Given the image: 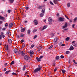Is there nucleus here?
Returning <instances> with one entry per match:
<instances>
[{
    "label": "nucleus",
    "instance_id": "20e7f679",
    "mask_svg": "<svg viewBox=\"0 0 77 77\" xmlns=\"http://www.w3.org/2000/svg\"><path fill=\"white\" fill-rule=\"evenodd\" d=\"M59 20L60 21H64V20H65V18H63V17H60L59 18Z\"/></svg>",
    "mask_w": 77,
    "mask_h": 77
},
{
    "label": "nucleus",
    "instance_id": "4c0bfd02",
    "mask_svg": "<svg viewBox=\"0 0 77 77\" xmlns=\"http://www.w3.org/2000/svg\"><path fill=\"white\" fill-rule=\"evenodd\" d=\"M69 52L68 51H67L66 52V54H69Z\"/></svg>",
    "mask_w": 77,
    "mask_h": 77
},
{
    "label": "nucleus",
    "instance_id": "774afa93",
    "mask_svg": "<svg viewBox=\"0 0 77 77\" xmlns=\"http://www.w3.org/2000/svg\"><path fill=\"white\" fill-rule=\"evenodd\" d=\"M25 66V67H28V66H27V65H25V66Z\"/></svg>",
    "mask_w": 77,
    "mask_h": 77
},
{
    "label": "nucleus",
    "instance_id": "72a5a7b5",
    "mask_svg": "<svg viewBox=\"0 0 77 77\" xmlns=\"http://www.w3.org/2000/svg\"><path fill=\"white\" fill-rule=\"evenodd\" d=\"M12 75H17V74H16V73L14 72H13L12 73Z\"/></svg>",
    "mask_w": 77,
    "mask_h": 77
},
{
    "label": "nucleus",
    "instance_id": "5701e85b",
    "mask_svg": "<svg viewBox=\"0 0 77 77\" xmlns=\"http://www.w3.org/2000/svg\"><path fill=\"white\" fill-rule=\"evenodd\" d=\"M11 3H13L15 0H9Z\"/></svg>",
    "mask_w": 77,
    "mask_h": 77
},
{
    "label": "nucleus",
    "instance_id": "6e6552de",
    "mask_svg": "<svg viewBox=\"0 0 77 77\" xmlns=\"http://www.w3.org/2000/svg\"><path fill=\"white\" fill-rule=\"evenodd\" d=\"M0 20H1L3 21H4L5 20V17H4L0 16Z\"/></svg>",
    "mask_w": 77,
    "mask_h": 77
},
{
    "label": "nucleus",
    "instance_id": "e2e57ef3",
    "mask_svg": "<svg viewBox=\"0 0 77 77\" xmlns=\"http://www.w3.org/2000/svg\"><path fill=\"white\" fill-rule=\"evenodd\" d=\"M21 42H24V40L22 39L21 40Z\"/></svg>",
    "mask_w": 77,
    "mask_h": 77
},
{
    "label": "nucleus",
    "instance_id": "3c124183",
    "mask_svg": "<svg viewBox=\"0 0 77 77\" xmlns=\"http://www.w3.org/2000/svg\"><path fill=\"white\" fill-rule=\"evenodd\" d=\"M51 36H52V37H53V36H54V34L52 33L51 34Z\"/></svg>",
    "mask_w": 77,
    "mask_h": 77
},
{
    "label": "nucleus",
    "instance_id": "9b49d317",
    "mask_svg": "<svg viewBox=\"0 0 77 77\" xmlns=\"http://www.w3.org/2000/svg\"><path fill=\"white\" fill-rule=\"evenodd\" d=\"M21 56H24L25 55V53H24L23 51H21Z\"/></svg>",
    "mask_w": 77,
    "mask_h": 77
},
{
    "label": "nucleus",
    "instance_id": "052dcab7",
    "mask_svg": "<svg viewBox=\"0 0 77 77\" xmlns=\"http://www.w3.org/2000/svg\"><path fill=\"white\" fill-rule=\"evenodd\" d=\"M1 34L2 36H3V35H4V34L3 32H1Z\"/></svg>",
    "mask_w": 77,
    "mask_h": 77
},
{
    "label": "nucleus",
    "instance_id": "bb28decb",
    "mask_svg": "<svg viewBox=\"0 0 77 77\" xmlns=\"http://www.w3.org/2000/svg\"><path fill=\"white\" fill-rule=\"evenodd\" d=\"M30 30L29 29L27 31V33L28 34H30Z\"/></svg>",
    "mask_w": 77,
    "mask_h": 77
},
{
    "label": "nucleus",
    "instance_id": "c756f323",
    "mask_svg": "<svg viewBox=\"0 0 77 77\" xmlns=\"http://www.w3.org/2000/svg\"><path fill=\"white\" fill-rule=\"evenodd\" d=\"M53 45H52L48 48V49H50L51 48H53Z\"/></svg>",
    "mask_w": 77,
    "mask_h": 77
},
{
    "label": "nucleus",
    "instance_id": "bf43d9fd",
    "mask_svg": "<svg viewBox=\"0 0 77 77\" xmlns=\"http://www.w3.org/2000/svg\"><path fill=\"white\" fill-rule=\"evenodd\" d=\"M73 46H75V45H76V44L75 43H73Z\"/></svg>",
    "mask_w": 77,
    "mask_h": 77
},
{
    "label": "nucleus",
    "instance_id": "473e14b6",
    "mask_svg": "<svg viewBox=\"0 0 77 77\" xmlns=\"http://www.w3.org/2000/svg\"><path fill=\"white\" fill-rule=\"evenodd\" d=\"M34 47H35V45H31V47H30V48H33Z\"/></svg>",
    "mask_w": 77,
    "mask_h": 77
},
{
    "label": "nucleus",
    "instance_id": "de8ad7c7",
    "mask_svg": "<svg viewBox=\"0 0 77 77\" xmlns=\"http://www.w3.org/2000/svg\"><path fill=\"white\" fill-rule=\"evenodd\" d=\"M11 12V11L10 10H9L8 11V13H10Z\"/></svg>",
    "mask_w": 77,
    "mask_h": 77
},
{
    "label": "nucleus",
    "instance_id": "49530a36",
    "mask_svg": "<svg viewBox=\"0 0 77 77\" xmlns=\"http://www.w3.org/2000/svg\"><path fill=\"white\" fill-rule=\"evenodd\" d=\"M5 27H8V24L7 23L5 24Z\"/></svg>",
    "mask_w": 77,
    "mask_h": 77
},
{
    "label": "nucleus",
    "instance_id": "6e6d98bb",
    "mask_svg": "<svg viewBox=\"0 0 77 77\" xmlns=\"http://www.w3.org/2000/svg\"><path fill=\"white\" fill-rule=\"evenodd\" d=\"M65 17H66V18H67V19L69 20V19L68 18V17H67V15H65Z\"/></svg>",
    "mask_w": 77,
    "mask_h": 77
},
{
    "label": "nucleus",
    "instance_id": "603ef678",
    "mask_svg": "<svg viewBox=\"0 0 77 77\" xmlns=\"http://www.w3.org/2000/svg\"><path fill=\"white\" fill-rule=\"evenodd\" d=\"M43 57V56H40L39 57V58L41 59H42V57Z\"/></svg>",
    "mask_w": 77,
    "mask_h": 77
},
{
    "label": "nucleus",
    "instance_id": "c03bdc74",
    "mask_svg": "<svg viewBox=\"0 0 77 77\" xmlns=\"http://www.w3.org/2000/svg\"><path fill=\"white\" fill-rule=\"evenodd\" d=\"M25 47V44H23L22 46V48H24Z\"/></svg>",
    "mask_w": 77,
    "mask_h": 77
},
{
    "label": "nucleus",
    "instance_id": "b1692460",
    "mask_svg": "<svg viewBox=\"0 0 77 77\" xmlns=\"http://www.w3.org/2000/svg\"><path fill=\"white\" fill-rule=\"evenodd\" d=\"M14 63H15V62L14 61H13L11 62L10 64V65H13V64H14Z\"/></svg>",
    "mask_w": 77,
    "mask_h": 77
},
{
    "label": "nucleus",
    "instance_id": "aec40b11",
    "mask_svg": "<svg viewBox=\"0 0 77 77\" xmlns=\"http://www.w3.org/2000/svg\"><path fill=\"white\" fill-rule=\"evenodd\" d=\"M47 28V26H45L43 27L42 29H41L42 31L43 30H44V29H45Z\"/></svg>",
    "mask_w": 77,
    "mask_h": 77
},
{
    "label": "nucleus",
    "instance_id": "f257e3e1",
    "mask_svg": "<svg viewBox=\"0 0 77 77\" xmlns=\"http://www.w3.org/2000/svg\"><path fill=\"white\" fill-rule=\"evenodd\" d=\"M30 59V57L28 55H26L24 57V59L25 60H28Z\"/></svg>",
    "mask_w": 77,
    "mask_h": 77
},
{
    "label": "nucleus",
    "instance_id": "f704fd0d",
    "mask_svg": "<svg viewBox=\"0 0 77 77\" xmlns=\"http://www.w3.org/2000/svg\"><path fill=\"white\" fill-rule=\"evenodd\" d=\"M50 3L51 4V5H52V6H53L54 5V4L52 2L50 1Z\"/></svg>",
    "mask_w": 77,
    "mask_h": 77
},
{
    "label": "nucleus",
    "instance_id": "09e8293b",
    "mask_svg": "<svg viewBox=\"0 0 77 77\" xmlns=\"http://www.w3.org/2000/svg\"><path fill=\"white\" fill-rule=\"evenodd\" d=\"M54 72L56 71H57V68H55L54 69Z\"/></svg>",
    "mask_w": 77,
    "mask_h": 77
},
{
    "label": "nucleus",
    "instance_id": "1a4fd4ad",
    "mask_svg": "<svg viewBox=\"0 0 77 77\" xmlns=\"http://www.w3.org/2000/svg\"><path fill=\"white\" fill-rule=\"evenodd\" d=\"M25 30H26V28H23L21 29L20 31L21 32H25Z\"/></svg>",
    "mask_w": 77,
    "mask_h": 77
},
{
    "label": "nucleus",
    "instance_id": "0eeeda50",
    "mask_svg": "<svg viewBox=\"0 0 77 77\" xmlns=\"http://www.w3.org/2000/svg\"><path fill=\"white\" fill-rule=\"evenodd\" d=\"M7 34L8 35V37L9 36V35H10V36H11V32H10V31L9 30H8V31Z\"/></svg>",
    "mask_w": 77,
    "mask_h": 77
},
{
    "label": "nucleus",
    "instance_id": "4d7b16f0",
    "mask_svg": "<svg viewBox=\"0 0 77 77\" xmlns=\"http://www.w3.org/2000/svg\"><path fill=\"white\" fill-rule=\"evenodd\" d=\"M26 10H28V9H29V7H26Z\"/></svg>",
    "mask_w": 77,
    "mask_h": 77
},
{
    "label": "nucleus",
    "instance_id": "cd10ccee",
    "mask_svg": "<svg viewBox=\"0 0 77 77\" xmlns=\"http://www.w3.org/2000/svg\"><path fill=\"white\" fill-rule=\"evenodd\" d=\"M44 16V14L43 13H41L40 14V17H43Z\"/></svg>",
    "mask_w": 77,
    "mask_h": 77
},
{
    "label": "nucleus",
    "instance_id": "39448f33",
    "mask_svg": "<svg viewBox=\"0 0 77 77\" xmlns=\"http://www.w3.org/2000/svg\"><path fill=\"white\" fill-rule=\"evenodd\" d=\"M13 25V23L12 22L11 23H10L8 25V27L9 29H11L12 28V25Z\"/></svg>",
    "mask_w": 77,
    "mask_h": 77
},
{
    "label": "nucleus",
    "instance_id": "a19ab883",
    "mask_svg": "<svg viewBox=\"0 0 77 77\" xmlns=\"http://www.w3.org/2000/svg\"><path fill=\"white\" fill-rule=\"evenodd\" d=\"M60 57L61 58V59H63V58H64V56H63V55H61L60 56Z\"/></svg>",
    "mask_w": 77,
    "mask_h": 77
},
{
    "label": "nucleus",
    "instance_id": "4468645a",
    "mask_svg": "<svg viewBox=\"0 0 77 77\" xmlns=\"http://www.w3.org/2000/svg\"><path fill=\"white\" fill-rule=\"evenodd\" d=\"M48 20L50 22L52 21V18L51 17H49L48 19Z\"/></svg>",
    "mask_w": 77,
    "mask_h": 77
},
{
    "label": "nucleus",
    "instance_id": "6ab92c4d",
    "mask_svg": "<svg viewBox=\"0 0 77 77\" xmlns=\"http://www.w3.org/2000/svg\"><path fill=\"white\" fill-rule=\"evenodd\" d=\"M36 59L37 60L38 62H40V61H41V59L38 57H37Z\"/></svg>",
    "mask_w": 77,
    "mask_h": 77
},
{
    "label": "nucleus",
    "instance_id": "2eb2a0df",
    "mask_svg": "<svg viewBox=\"0 0 77 77\" xmlns=\"http://www.w3.org/2000/svg\"><path fill=\"white\" fill-rule=\"evenodd\" d=\"M41 12H42V14H44V13H45V9H43L41 11Z\"/></svg>",
    "mask_w": 77,
    "mask_h": 77
},
{
    "label": "nucleus",
    "instance_id": "338daca9",
    "mask_svg": "<svg viewBox=\"0 0 77 77\" xmlns=\"http://www.w3.org/2000/svg\"><path fill=\"white\" fill-rule=\"evenodd\" d=\"M21 52H18V54H21Z\"/></svg>",
    "mask_w": 77,
    "mask_h": 77
},
{
    "label": "nucleus",
    "instance_id": "2f4dec72",
    "mask_svg": "<svg viewBox=\"0 0 77 77\" xmlns=\"http://www.w3.org/2000/svg\"><path fill=\"white\" fill-rule=\"evenodd\" d=\"M6 50L7 51H8V45H7L6 47Z\"/></svg>",
    "mask_w": 77,
    "mask_h": 77
},
{
    "label": "nucleus",
    "instance_id": "7c9ffc66",
    "mask_svg": "<svg viewBox=\"0 0 77 77\" xmlns=\"http://www.w3.org/2000/svg\"><path fill=\"white\" fill-rule=\"evenodd\" d=\"M77 17H75L74 19V23H75V21H77Z\"/></svg>",
    "mask_w": 77,
    "mask_h": 77
},
{
    "label": "nucleus",
    "instance_id": "e433bc0d",
    "mask_svg": "<svg viewBox=\"0 0 77 77\" xmlns=\"http://www.w3.org/2000/svg\"><path fill=\"white\" fill-rule=\"evenodd\" d=\"M36 31H37V29H34L32 31L33 33H35V32H36Z\"/></svg>",
    "mask_w": 77,
    "mask_h": 77
},
{
    "label": "nucleus",
    "instance_id": "f03ea898",
    "mask_svg": "<svg viewBox=\"0 0 77 77\" xmlns=\"http://www.w3.org/2000/svg\"><path fill=\"white\" fill-rule=\"evenodd\" d=\"M41 67L40 68H37V69H35L34 71H33V72L34 73H35L36 72H38L39 71H40L41 70Z\"/></svg>",
    "mask_w": 77,
    "mask_h": 77
},
{
    "label": "nucleus",
    "instance_id": "13d9d810",
    "mask_svg": "<svg viewBox=\"0 0 77 77\" xmlns=\"http://www.w3.org/2000/svg\"><path fill=\"white\" fill-rule=\"evenodd\" d=\"M47 20L46 19H45V20H44V23H46V22H47Z\"/></svg>",
    "mask_w": 77,
    "mask_h": 77
},
{
    "label": "nucleus",
    "instance_id": "ddd939ff",
    "mask_svg": "<svg viewBox=\"0 0 77 77\" xmlns=\"http://www.w3.org/2000/svg\"><path fill=\"white\" fill-rule=\"evenodd\" d=\"M53 2L54 4H57L58 1H57V0H54L53 1Z\"/></svg>",
    "mask_w": 77,
    "mask_h": 77
},
{
    "label": "nucleus",
    "instance_id": "58836bf2",
    "mask_svg": "<svg viewBox=\"0 0 77 77\" xmlns=\"http://www.w3.org/2000/svg\"><path fill=\"white\" fill-rule=\"evenodd\" d=\"M25 69H26V67L24 66L23 67V68L22 70L23 71H24V70H25Z\"/></svg>",
    "mask_w": 77,
    "mask_h": 77
},
{
    "label": "nucleus",
    "instance_id": "37998d69",
    "mask_svg": "<svg viewBox=\"0 0 77 77\" xmlns=\"http://www.w3.org/2000/svg\"><path fill=\"white\" fill-rule=\"evenodd\" d=\"M64 26H65L67 27V23L66 22L65 23Z\"/></svg>",
    "mask_w": 77,
    "mask_h": 77
},
{
    "label": "nucleus",
    "instance_id": "a878e982",
    "mask_svg": "<svg viewBox=\"0 0 77 77\" xmlns=\"http://www.w3.org/2000/svg\"><path fill=\"white\" fill-rule=\"evenodd\" d=\"M55 59L56 60H59V56H57L56 57Z\"/></svg>",
    "mask_w": 77,
    "mask_h": 77
},
{
    "label": "nucleus",
    "instance_id": "680f3d73",
    "mask_svg": "<svg viewBox=\"0 0 77 77\" xmlns=\"http://www.w3.org/2000/svg\"><path fill=\"white\" fill-rule=\"evenodd\" d=\"M69 22H70V23H72V20H69Z\"/></svg>",
    "mask_w": 77,
    "mask_h": 77
},
{
    "label": "nucleus",
    "instance_id": "9d476101",
    "mask_svg": "<svg viewBox=\"0 0 77 77\" xmlns=\"http://www.w3.org/2000/svg\"><path fill=\"white\" fill-rule=\"evenodd\" d=\"M8 42L9 44H11L12 43V41L10 38L8 39Z\"/></svg>",
    "mask_w": 77,
    "mask_h": 77
},
{
    "label": "nucleus",
    "instance_id": "8fccbe9b",
    "mask_svg": "<svg viewBox=\"0 0 77 77\" xmlns=\"http://www.w3.org/2000/svg\"><path fill=\"white\" fill-rule=\"evenodd\" d=\"M74 26H75V24H73L72 25V28H74Z\"/></svg>",
    "mask_w": 77,
    "mask_h": 77
},
{
    "label": "nucleus",
    "instance_id": "69168bd1",
    "mask_svg": "<svg viewBox=\"0 0 77 77\" xmlns=\"http://www.w3.org/2000/svg\"><path fill=\"white\" fill-rule=\"evenodd\" d=\"M27 22V20H25L24 22V23H26Z\"/></svg>",
    "mask_w": 77,
    "mask_h": 77
},
{
    "label": "nucleus",
    "instance_id": "393cba45",
    "mask_svg": "<svg viewBox=\"0 0 77 77\" xmlns=\"http://www.w3.org/2000/svg\"><path fill=\"white\" fill-rule=\"evenodd\" d=\"M69 40V37H67L66 38V41H68Z\"/></svg>",
    "mask_w": 77,
    "mask_h": 77
},
{
    "label": "nucleus",
    "instance_id": "412c9836",
    "mask_svg": "<svg viewBox=\"0 0 77 77\" xmlns=\"http://www.w3.org/2000/svg\"><path fill=\"white\" fill-rule=\"evenodd\" d=\"M57 41V38H54V42H56Z\"/></svg>",
    "mask_w": 77,
    "mask_h": 77
},
{
    "label": "nucleus",
    "instance_id": "f8f14e48",
    "mask_svg": "<svg viewBox=\"0 0 77 77\" xmlns=\"http://www.w3.org/2000/svg\"><path fill=\"white\" fill-rule=\"evenodd\" d=\"M18 51L17 49H15L14 50V52L15 53V54H17L18 53Z\"/></svg>",
    "mask_w": 77,
    "mask_h": 77
},
{
    "label": "nucleus",
    "instance_id": "dca6fc26",
    "mask_svg": "<svg viewBox=\"0 0 77 77\" xmlns=\"http://www.w3.org/2000/svg\"><path fill=\"white\" fill-rule=\"evenodd\" d=\"M42 7H43V6H39L38 8V9H42Z\"/></svg>",
    "mask_w": 77,
    "mask_h": 77
},
{
    "label": "nucleus",
    "instance_id": "a211bd4d",
    "mask_svg": "<svg viewBox=\"0 0 77 77\" xmlns=\"http://www.w3.org/2000/svg\"><path fill=\"white\" fill-rule=\"evenodd\" d=\"M29 53H30V54H33L34 53V52L33 51H32V50H31L29 51Z\"/></svg>",
    "mask_w": 77,
    "mask_h": 77
},
{
    "label": "nucleus",
    "instance_id": "7ed1b4c3",
    "mask_svg": "<svg viewBox=\"0 0 77 77\" xmlns=\"http://www.w3.org/2000/svg\"><path fill=\"white\" fill-rule=\"evenodd\" d=\"M42 49V47L41 46H39L37 49V51H40V50Z\"/></svg>",
    "mask_w": 77,
    "mask_h": 77
},
{
    "label": "nucleus",
    "instance_id": "ea45409f",
    "mask_svg": "<svg viewBox=\"0 0 77 77\" xmlns=\"http://www.w3.org/2000/svg\"><path fill=\"white\" fill-rule=\"evenodd\" d=\"M62 72L63 73H65V72H66V71L65 70H62Z\"/></svg>",
    "mask_w": 77,
    "mask_h": 77
},
{
    "label": "nucleus",
    "instance_id": "c9c22d12",
    "mask_svg": "<svg viewBox=\"0 0 77 77\" xmlns=\"http://www.w3.org/2000/svg\"><path fill=\"white\" fill-rule=\"evenodd\" d=\"M67 7L68 8H69V7H70V3H68Z\"/></svg>",
    "mask_w": 77,
    "mask_h": 77
},
{
    "label": "nucleus",
    "instance_id": "f3484780",
    "mask_svg": "<svg viewBox=\"0 0 77 77\" xmlns=\"http://www.w3.org/2000/svg\"><path fill=\"white\" fill-rule=\"evenodd\" d=\"M73 49L74 47H73L72 46H71L69 48V50H72Z\"/></svg>",
    "mask_w": 77,
    "mask_h": 77
},
{
    "label": "nucleus",
    "instance_id": "5fc2aeb1",
    "mask_svg": "<svg viewBox=\"0 0 77 77\" xmlns=\"http://www.w3.org/2000/svg\"><path fill=\"white\" fill-rule=\"evenodd\" d=\"M61 46V47H64L65 46V44H62Z\"/></svg>",
    "mask_w": 77,
    "mask_h": 77
},
{
    "label": "nucleus",
    "instance_id": "0e129e2a",
    "mask_svg": "<svg viewBox=\"0 0 77 77\" xmlns=\"http://www.w3.org/2000/svg\"><path fill=\"white\" fill-rule=\"evenodd\" d=\"M4 71H6V68H5L4 69Z\"/></svg>",
    "mask_w": 77,
    "mask_h": 77
},
{
    "label": "nucleus",
    "instance_id": "864d4df0",
    "mask_svg": "<svg viewBox=\"0 0 77 77\" xmlns=\"http://www.w3.org/2000/svg\"><path fill=\"white\" fill-rule=\"evenodd\" d=\"M2 30L5 31V30H6V28H3L2 29Z\"/></svg>",
    "mask_w": 77,
    "mask_h": 77
},
{
    "label": "nucleus",
    "instance_id": "c85d7f7f",
    "mask_svg": "<svg viewBox=\"0 0 77 77\" xmlns=\"http://www.w3.org/2000/svg\"><path fill=\"white\" fill-rule=\"evenodd\" d=\"M11 72V70H8L5 73V74H9V72Z\"/></svg>",
    "mask_w": 77,
    "mask_h": 77
},
{
    "label": "nucleus",
    "instance_id": "423d86ee",
    "mask_svg": "<svg viewBox=\"0 0 77 77\" xmlns=\"http://www.w3.org/2000/svg\"><path fill=\"white\" fill-rule=\"evenodd\" d=\"M34 23H35V26H36V25H37V24H38V21H37V20H34Z\"/></svg>",
    "mask_w": 77,
    "mask_h": 77
},
{
    "label": "nucleus",
    "instance_id": "4be33fe9",
    "mask_svg": "<svg viewBox=\"0 0 77 77\" xmlns=\"http://www.w3.org/2000/svg\"><path fill=\"white\" fill-rule=\"evenodd\" d=\"M24 34L21 33L20 35V37L21 38H23V37H24Z\"/></svg>",
    "mask_w": 77,
    "mask_h": 77
},
{
    "label": "nucleus",
    "instance_id": "79ce46f5",
    "mask_svg": "<svg viewBox=\"0 0 77 77\" xmlns=\"http://www.w3.org/2000/svg\"><path fill=\"white\" fill-rule=\"evenodd\" d=\"M37 37V35H35L34 36V38H33V39H36V38Z\"/></svg>",
    "mask_w": 77,
    "mask_h": 77
},
{
    "label": "nucleus",
    "instance_id": "a18cd8bd",
    "mask_svg": "<svg viewBox=\"0 0 77 77\" xmlns=\"http://www.w3.org/2000/svg\"><path fill=\"white\" fill-rule=\"evenodd\" d=\"M66 27H67L66 26H63V29H65Z\"/></svg>",
    "mask_w": 77,
    "mask_h": 77
}]
</instances>
